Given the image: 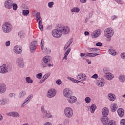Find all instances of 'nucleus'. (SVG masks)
I'll list each match as a JSON object with an SVG mask.
<instances>
[{
	"label": "nucleus",
	"instance_id": "nucleus-1",
	"mask_svg": "<svg viewBox=\"0 0 125 125\" xmlns=\"http://www.w3.org/2000/svg\"><path fill=\"white\" fill-rule=\"evenodd\" d=\"M104 35L106 38V42H112V37L115 35V30L111 27L106 28L104 32Z\"/></svg>",
	"mask_w": 125,
	"mask_h": 125
},
{
	"label": "nucleus",
	"instance_id": "nucleus-2",
	"mask_svg": "<svg viewBox=\"0 0 125 125\" xmlns=\"http://www.w3.org/2000/svg\"><path fill=\"white\" fill-rule=\"evenodd\" d=\"M52 35L54 38H56L58 39L61 38L62 36V31H61V27H60V24H59L56 29H54L52 31Z\"/></svg>",
	"mask_w": 125,
	"mask_h": 125
},
{
	"label": "nucleus",
	"instance_id": "nucleus-3",
	"mask_svg": "<svg viewBox=\"0 0 125 125\" xmlns=\"http://www.w3.org/2000/svg\"><path fill=\"white\" fill-rule=\"evenodd\" d=\"M64 115L66 118L68 119H71V118H73L74 116V110H73V108L70 107H67L64 109Z\"/></svg>",
	"mask_w": 125,
	"mask_h": 125
},
{
	"label": "nucleus",
	"instance_id": "nucleus-4",
	"mask_svg": "<svg viewBox=\"0 0 125 125\" xmlns=\"http://www.w3.org/2000/svg\"><path fill=\"white\" fill-rule=\"evenodd\" d=\"M2 30L4 33H9L12 30V25L9 23L6 22L3 24Z\"/></svg>",
	"mask_w": 125,
	"mask_h": 125
},
{
	"label": "nucleus",
	"instance_id": "nucleus-5",
	"mask_svg": "<svg viewBox=\"0 0 125 125\" xmlns=\"http://www.w3.org/2000/svg\"><path fill=\"white\" fill-rule=\"evenodd\" d=\"M37 46H38V42H37V41H33L30 43L29 48L31 53H34V52L36 51Z\"/></svg>",
	"mask_w": 125,
	"mask_h": 125
},
{
	"label": "nucleus",
	"instance_id": "nucleus-6",
	"mask_svg": "<svg viewBox=\"0 0 125 125\" xmlns=\"http://www.w3.org/2000/svg\"><path fill=\"white\" fill-rule=\"evenodd\" d=\"M97 55H99L97 53H86L85 54L83 53H80V57L82 59H85L86 56H88L89 57H95V56H97Z\"/></svg>",
	"mask_w": 125,
	"mask_h": 125
},
{
	"label": "nucleus",
	"instance_id": "nucleus-7",
	"mask_svg": "<svg viewBox=\"0 0 125 125\" xmlns=\"http://www.w3.org/2000/svg\"><path fill=\"white\" fill-rule=\"evenodd\" d=\"M96 84L99 87H104L105 86V79L104 78H99L96 81Z\"/></svg>",
	"mask_w": 125,
	"mask_h": 125
},
{
	"label": "nucleus",
	"instance_id": "nucleus-8",
	"mask_svg": "<svg viewBox=\"0 0 125 125\" xmlns=\"http://www.w3.org/2000/svg\"><path fill=\"white\" fill-rule=\"evenodd\" d=\"M16 63L19 68H24L25 64L24 63V59L22 57H19L16 61Z\"/></svg>",
	"mask_w": 125,
	"mask_h": 125
},
{
	"label": "nucleus",
	"instance_id": "nucleus-9",
	"mask_svg": "<svg viewBox=\"0 0 125 125\" xmlns=\"http://www.w3.org/2000/svg\"><path fill=\"white\" fill-rule=\"evenodd\" d=\"M102 32L101 29H96L91 33V37L92 39H97L101 35Z\"/></svg>",
	"mask_w": 125,
	"mask_h": 125
},
{
	"label": "nucleus",
	"instance_id": "nucleus-10",
	"mask_svg": "<svg viewBox=\"0 0 125 125\" xmlns=\"http://www.w3.org/2000/svg\"><path fill=\"white\" fill-rule=\"evenodd\" d=\"M56 95V90L50 89L47 91L46 96L48 98H53Z\"/></svg>",
	"mask_w": 125,
	"mask_h": 125
},
{
	"label": "nucleus",
	"instance_id": "nucleus-11",
	"mask_svg": "<svg viewBox=\"0 0 125 125\" xmlns=\"http://www.w3.org/2000/svg\"><path fill=\"white\" fill-rule=\"evenodd\" d=\"M60 27L61 28L62 34L67 35L70 33V28L68 26H62L60 24Z\"/></svg>",
	"mask_w": 125,
	"mask_h": 125
},
{
	"label": "nucleus",
	"instance_id": "nucleus-12",
	"mask_svg": "<svg viewBox=\"0 0 125 125\" xmlns=\"http://www.w3.org/2000/svg\"><path fill=\"white\" fill-rule=\"evenodd\" d=\"M33 96H34L33 94H30L24 100L23 103L21 104V108H24L31 101V100L33 98Z\"/></svg>",
	"mask_w": 125,
	"mask_h": 125
},
{
	"label": "nucleus",
	"instance_id": "nucleus-13",
	"mask_svg": "<svg viewBox=\"0 0 125 125\" xmlns=\"http://www.w3.org/2000/svg\"><path fill=\"white\" fill-rule=\"evenodd\" d=\"M76 78L77 79V80H79V81H81L82 82H84V81H85L87 79V77L85 74L79 73L76 76Z\"/></svg>",
	"mask_w": 125,
	"mask_h": 125
},
{
	"label": "nucleus",
	"instance_id": "nucleus-14",
	"mask_svg": "<svg viewBox=\"0 0 125 125\" xmlns=\"http://www.w3.org/2000/svg\"><path fill=\"white\" fill-rule=\"evenodd\" d=\"M13 51L16 54H21L23 52V48L19 45L15 46L13 48Z\"/></svg>",
	"mask_w": 125,
	"mask_h": 125
},
{
	"label": "nucleus",
	"instance_id": "nucleus-15",
	"mask_svg": "<svg viewBox=\"0 0 125 125\" xmlns=\"http://www.w3.org/2000/svg\"><path fill=\"white\" fill-rule=\"evenodd\" d=\"M63 95L66 98L70 97L73 95V92L70 90L69 88H66L63 91Z\"/></svg>",
	"mask_w": 125,
	"mask_h": 125
},
{
	"label": "nucleus",
	"instance_id": "nucleus-16",
	"mask_svg": "<svg viewBox=\"0 0 125 125\" xmlns=\"http://www.w3.org/2000/svg\"><path fill=\"white\" fill-rule=\"evenodd\" d=\"M12 4H13V1L12 0H8L4 3L5 7L7 9H11V8H12Z\"/></svg>",
	"mask_w": 125,
	"mask_h": 125
},
{
	"label": "nucleus",
	"instance_id": "nucleus-17",
	"mask_svg": "<svg viewBox=\"0 0 125 125\" xmlns=\"http://www.w3.org/2000/svg\"><path fill=\"white\" fill-rule=\"evenodd\" d=\"M9 103V99L3 98L0 100V106H4Z\"/></svg>",
	"mask_w": 125,
	"mask_h": 125
},
{
	"label": "nucleus",
	"instance_id": "nucleus-18",
	"mask_svg": "<svg viewBox=\"0 0 125 125\" xmlns=\"http://www.w3.org/2000/svg\"><path fill=\"white\" fill-rule=\"evenodd\" d=\"M52 60V58L50 56H45L42 59V61L45 64H48L49 63H51Z\"/></svg>",
	"mask_w": 125,
	"mask_h": 125
},
{
	"label": "nucleus",
	"instance_id": "nucleus-19",
	"mask_svg": "<svg viewBox=\"0 0 125 125\" xmlns=\"http://www.w3.org/2000/svg\"><path fill=\"white\" fill-rule=\"evenodd\" d=\"M6 85L4 83H0V94H3L6 92Z\"/></svg>",
	"mask_w": 125,
	"mask_h": 125
},
{
	"label": "nucleus",
	"instance_id": "nucleus-20",
	"mask_svg": "<svg viewBox=\"0 0 125 125\" xmlns=\"http://www.w3.org/2000/svg\"><path fill=\"white\" fill-rule=\"evenodd\" d=\"M104 78L108 81H112L114 79V75L111 72H106L104 75Z\"/></svg>",
	"mask_w": 125,
	"mask_h": 125
},
{
	"label": "nucleus",
	"instance_id": "nucleus-21",
	"mask_svg": "<svg viewBox=\"0 0 125 125\" xmlns=\"http://www.w3.org/2000/svg\"><path fill=\"white\" fill-rule=\"evenodd\" d=\"M73 42H74V39H70L68 40V41L64 46V51H66V50H67V49H68V48L70 47V45H71L72 43H73Z\"/></svg>",
	"mask_w": 125,
	"mask_h": 125
},
{
	"label": "nucleus",
	"instance_id": "nucleus-22",
	"mask_svg": "<svg viewBox=\"0 0 125 125\" xmlns=\"http://www.w3.org/2000/svg\"><path fill=\"white\" fill-rule=\"evenodd\" d=\"M67 101L68 103L73 104V103H75V102L77 101V97H75L74 96L71 95L70 97L68 98Z\"/></svg>",
	"mask_w": 125,
	"mask_h": 125
},
{
	"label": "nucleus",
	"instance_id": "nucleus-23",
	"mask_svg": "<svg viewBox=\"0 0 125 125\" xmlns=\"http://www.w3.org/2000/svg\"><path fill=\"white\" fill-rule=\"evenodd\" d=\"M7 116H9V117H13L14 118H19L20 115L18 112L15 111L7 113Z\"/></svg>",
	"mask_w": 125,
	"mask_h": 125
},
{
	"label": "nucleus",
	"instance_id": "nucleus-24",
	"mask_svg": "<svg viewBox=\"0 0 125 125\" xmlns=\"http://www.w3.org/2000/svg\"><path fill=\"white\" fill-rule=\"evenodd\" d=\"M0 72L2 74H6V73H7V72H8V70L7 69L6 65L3 64L1 66H0Z\"/></svg>",
	"mask_w": 125,
	"mask_h": 125
},
{
	"label": "nucleus",
	"instance_id": "nucleus-25",
	"mask_svg": "<svg viewBox=\"0 0 125 125\" xmlns=\"http://www.w3.org/2000/svg\"><path fill=\"white\" fill-rule=\"evenodd\" d=\"M101 121L103 125H108L110 120L106 117H103L101 118Z\"/></svg>",
	"mask_w": 125,
	"mask_h": 125
},
{
	"label": "nucleus",
	"instance_id": "nucleus-26",
	"mask_svg": "<svg viewBox=\"0 0 125 125\" xmlns=\"http://www.w3.org/2000/svg\"><path fill=\"white\" fill-rule=\"evenodd\" d=\"M103 117H107L109 114V109L108 108L104 107L102 110Z\"/></svg>",
	"mask_w": 125,
	"mask_h": 125
},
{
	"label": "nucleus",
	"instance_id": "nucleus-27",
	"mask_svg": "<svg viewBox=\"0 0 125 125\" xmlns=\"http://www.w3.org/2000/svg\"><path fill=\"white\" fill-rule=\"evenodd\" d=\"M111 111H112V112H116V111H117V110H118V104H117V103H112L111 104Z\"/></svg>",
	"mask_w": 125,
	"mask_h": 125
},
{
	"label": "nucleus",
	"instance_id": "nucleus-28",
	"mask_svg": "<svg viewBox=\"0 0 125 125\" xmlns=\"http://www.w3.org/2000/svg\"><path fill=\"white\" fill-rule=\"evenodd\" d=\"M27 95V92L26 91H21L18 95V98L20 99H21V98H24Z\"/></svg>",
	"mask_w": 125,
	"mask_h": 125
},
{
	"label": "nucleus",
	"instance_id": "nucleus-29",
	"mask_svg": "<svg viewBox=\"0 0 125 125\" xmlns=\"http://www.w3.org/2000/svg\"><path fill=\"white\" fill-rule=\"evenodd\" d=\"M108 98L110 101H115L116 100V95L113 93L108 94Z\"/></svg>",
	"mask_w": 125,
	"mask_h": 125
},
{
	"label": "nucleus",
	"instance_id": "nucleus-30",
	"mask_svg": "<svg viewBox=\"0 0 125 125\" xmlns=\"http://www.w3.org/2000/svg\"><path fill=\"white\" fill-rule=\"evenodd\" d=\"M71 52V48H68L64 53V56L63 57V60H67L68 59V55Z\"/></svg>",
	"mask_w": 125,
	"mask_h": 125
},
{
	"label": "nucleus",
	"instance_id": "nucleus-31",
	"mask_svg": "<svg viewBox=\"0 0 125 125\" xmlns=\"http://www.w3.org/2000/svg\"><path fill=\"white\" fill-rule=\"evenodd\" d=\"M108 52L109 54H111V55H113V56H116V55H118V52L114 49H110L108 50Z\"/></svg>",
	"mask_w": 125,
	"mask_h": 125
},
{
	"label": "nucleus",
	"instance_id": "nucleus-32",
	"mask_svg": "<svg viewBox=\"0 0 125 125\" xmlns=\"http://www.w3.org/2000/svg\"><path fill=\"white\" fill-rule=\"evenodd\" d=\"M37 22L38 23V27L40 31L42 32V31H43V25H42V20L37 21Z\"/></svg>",
	"mask_w": 125,
	"mask_h": 125
},
{
	"label": "nucleus",
	"instance_id": "nucleus-33",
	"mask_svg": "<svg viewBox=\"0 0 125 125\" xmlns=\"http://www.w3.org/2000/svg\"><path fill=\"white\" fill-rule=\"evenodd\" d=\"M89 51L92 53H99V52H100V50L99 49H95L94 48H89Z\"/></svg>",
	"mask_w": 125,
	"mask_h": 125
},
{
	"label": "nucleus",
	"instance_id": "nucleus-34",
	"mask_svg": "<svg viewBox=\"0 0 125 125\" xmlns=\"http://www.w3.org/2000/svg\"><path fill=\"white\" fill-rule=\"evenodd\" d=\"M44 119H50L52 118V115L50 114V112L47 111L45 113V114L43 115Z\"/></svg>",
	"mask_w": 125,
	"mask_h": 125
},
{
	"label": "nucleus",
	"instance_id": "nucleus-35",
	"mask_svg": "<svg viewBox=\"0 0 125 125\" xmlns=\"http://www.w3.org/2000/svg\"><path fill=\"white\" fill-rule=\"evenodd\" d=\"M118 79L120 83H125V75L121 74L118 77Z\"/></svg>",
	"mask_w": 125,
	"mask_h": 125
},
{
	"label": "nucleus",
	"instance_id": "nucleus-36",
	"mask_svg": "<svg viewBox=\"0 0 125 125\" xmlns=\"http://www.w3.org/2000/svg\"><path fill=\"white\" fill-rule=\"evenodd\" d=\"M117 113L121 118H122V117H124V109L122 108H119L117 110Z\"/></svg>",
	"mask_w": 125,
	"mask_h": 125
},
{
	"label": "nucleus",
	"instance_id": "nucleus-37",
	"mask_svg": "<svg viewBox=\"0 0 125 125\" xmlns=\"http://www.w3.org/2000/svg\"><path fill=\"white\" fill-rule=\"evenodd\" d=\"M67 79H68V80H69L70 81H71V82H73V83H81V81L70 77H67Z\"/></svg>",
	"mask_w": 125,
	"mask_h": 125
},
{
	"label": "nucleus",
	"instance_id": "nucleus-38",
	"mask_svg": "<svg viewBox=\"0 0 125 125\" xmlns=\"http://www.w3.org/2000/svg\"><path fill=\"white\" fill-rule=\"evenodd\" d=\"M96 105L95 104H92L91 105V107L90 108V112L92 114H93V113H94V112H95V110H96Z\"/></svg>",
	"mask_w": 125,
	"mask_h": 125
},
{
	"label": "nucleus",
	"instance_id": "nucleus-39",
	"mask_svg": "<svg viewBox=\"0 0 125 125\" xmlns=\"http://www.w3.org/2000/svg\"><path fill=\"white\" fill-rule=\"evenodd\" d=\"M25 81L27 83H33L34 81L31 79V77L28 76L25 78Z\"/></svg>",
	"mask_w": 125,
	"mask_h": 125
},
{
	"label": "nucleus",
	"instance_id": "nucleus-40",
	"mask_svg": "<svg viewBox=\"0 0 125 125\" xmlns=\"http://www.w3.org/2000/svg\"><path fill=\"white\" fill-rule=\"evenodd\" d=\"M36 21L42 20V18L41 17V13H40V12L36 13Z\"/></svg>",
	"mask_w": 125,
	"mask_h": 125
},
{
	"label": "nucleus",
	"instance_id": "nucleus-41",
	"mask_svg": "<svg viewBox=\"0 0 125 125\" xmlns=\"http://www.w3.org/2000/svg\"><path fill=\"white\" fill-rule=\"evenodd\" d=\"M71 12L79 13V12H80V9L78 7H74L73 8L71 9Z\"/></svg>",
	"mask_w": 125,
	"mask_h": 125
},
{
	"label": "nucleus",
	"instance_id": "nucleus-42",
	"mask_svg": "<svg viewBox=\"0 0 125 125\" xmlns=\"http://www.w3.org/2000/svg\"><path fill=\"white\" fill-rule=\"evenodd\" d=\"M29 13L30 11L29 10H23L22 11V15H23V16H28Z\"/></svg>",
	"mask_w": 125,
	"mask_h": 125
},
{
	"label": "nucleus",
	"instance_id": "nucleus-43",
	"mask_svg": "<svg viewBox=\"0 0 125 125\" xmlns=\"http://www.w3.org/2000/svg\"><path fill=\"white\" fill-rule=\"evenodd\" d=\"M51 75V73L50 72H48L46 73L43 76V79H44L45 80H47V79Z\"/></svg>",
	"mask_w": 125,
	"mask_h": 125
},
{
	"label": "nucleus",
	"instance_id": "nucleus-44",
	"mask_svg": "<svg viewBox=\"0 0 125 125\" xmlns=\"http://www.w3.org/2000/svg\"><path fill=\"white\" fill-rule=\"evenodd\" d=\"M9 97H10V98H14L15 99V98H16V94L14 93H10L9 94Z\"/></svg>",
	"mask_w": 125,
	"mask_h": 125
},
{
	"label": "nucleus",
	"instance_id": "nucleus-45",
	"mask_svg": "<svg viewBox=\"0 0 125 125\" xmlns=\"http://www.w3.org/2000/svg\"><path fill=\"white\" fill-rule=\"evenodd\" d=\"M41 112L42 113H43V114H45L46 113L47 110L45 109V108L44 105H42L41 106Z\"/></svg>",
	"mask_w": 125,
	"mask_h": 125
},
{
	"label": "nucleus",
	"instance_id": "nucleus-46",
	"mask_svg": "<svg viewBox=\"0 0 125 125\" xmlns=\"http://www.w3.org/2000/svg\"><path fill=\"white\" fill-rule=\"evenodd\" d=\"M116 121L114 120H110L109 121L107 125H116Z\"/></svg>",
	"mask_w": 125,
	"mask_h": 125
},
{
	"label": "nucleus",
	"instance_id": "nucleus-47",
	"mask_svg": "<svg viewBox=\"0 0 125 125\" xmlns=\"http://www.w3.org/2000/svg\"><path fill=\"white\" fill-rule=\"evenodd\" d=\"M85 101L86 103H90L91 99L89 97H87L85 98Z\"/></svg>",
	"mask_w": 125,
	"mask_h": 125
},
{
	"label": "nucleus",
	"instance_id": "nucleus-48",
	"mask_svg": "<svg viewBox=\"0 0 125 125\" xmlns=\"http://www.w3.org/2000/svg\"><path fill=\"white\" fill-rule=\"evenodd\" d=\"M43 44H44V41H43V39H42L41 41V47L42 50H43Z\"/></svg>",
	"mask_w": 125,
	"mask_h": 125
},
{
	"label": "nucleus",
	"instance_id": "nucleus-49",
	"mask_svg": "<svg viewBox=\"0 0 125 125\" xmlns=\"http://www.w3.org/2000/svg\"><path fill=\"white\" fill-rule=\"evenodd\" d=\"M54 5V2H50L48 3V6L49 8H52Z\"/></svg>",
	"mask_w": 125,
	"mask_h": 125
},
{
	"label": "nucleus",
	"instance_id": "nucleus-50",
	"mask_svg": "<svg viewBox=\"0 0 125 125\" xmlns=\"http://www.w3.org/2000/svg\"><path fill=\"white\" fill-rule=\"evenodd\" d=\"M12 5L13 10H17V8L18 7V6H17V4L13 3Z\"/></svg>",
	"mask_w": 125,
	"mask_h": 125
},
{
	"label": "nucleus",
	"instance_id": "nucleus-51",
	"mask_svg": "<svg viewBox=\"0 0 125 125\" xmlns=\"http://www.w3.org/2000/svg\"><path fill=\"white\" fill-rule=\"evenodd\" d=\"M4 65L6 66L7 70H10V69H11L12 66L9 63L5 64Z\"/></svg>",
	"mask_w": 125,
	"mask_h": 125
},
{
	"label": "nucleus",
	"instance_id": "nucleus-52",
	"mask_svg": "<svg viewBox=\"0 0 125 125\" xmlns=\"http://www.w3.org/2000/svg\"><path fill=\"white\" fill-rule=\"evenodd\" d=\"M42 74L41 73H40L36 75V78H37V79H39V80H41V79H42Z\"/></svg>",
	"mask_w": 125,
	"mask_h": 125
},
{
	"label": "nucleus",
	"instance_id": "nucleus-53",
	"mask_svg": "<svg viewBox=\"0 0 125 125\" xmlns=\"http://www.w3.org/2000/svg\"><path fill=\"white\" fill-rule=\"evenodd\" d=\"M41 65L42 68H46V67H47L46 63H44L43 62L41 63Z\"/></svg>",
	"mask_w": 125,
	"mask_h": 125
},
{
	"label": "nucleus",
	"instance_id": "nucleus-54",
	"mask_svg": "<svg viewBox=\"0 0 125 125\" xmlns=\"http://www.w3.org/2000/svg\"><path fill=\"white\" fill-rule=\"evenodd\" d=\"M120 57L122 59H125V52L121 53L120 54Z\"/></svg>",
	"mask_w": 125,
	"mask_h": 125
},
{
	"label": "nucleus",
	"instance_id": "nucleus-55",
	"mask_svg": "<svg viewBox=\"0 0 125 125\" xmlns=\"http://www.w3.org/2000/svg\"><path fill=\"white\" fill-rule=\"evenodd\" d=\"M56 83L58 85H60V84H61V83H62V82L61 81V80H60V79L57 80L56 81Z\"/></svg>",
	"mask_w": 125,
	"mask_h": 125
},
{
	"label": "nucleus",
	"instance_id": "nucleus-56",
	"mask_svg": "<svg viewBox=\"0 0 125 125\" xmlns=\"http://www.w3.org/2000/svg\"><path fill=\"white\" fill-rule=\"evenodd\" d=\"M121 125H125V119H122L120 121Z\"/></svg>",
	"mask_w": 125,
	"mask_h": 125
},
{
	"label": "nucleus",
	"instance_id": "nucleus-57",
	"mask_svg": "<svg viewBox=\"0 0 125 125\" xmlns=\"http://www.w3.org/2000/svg\"><path fill=\"white\" fill-rule=\"evenodd\" d=\"M5 45L7 47L10 46V41H8L5 42Z\"/></svg>",
	"mask_w": 125,
	"mask_h": 125
},
{
	"label": "nucleus",
	"instance_id": "nucleus-58",
	"mask_svg": "<svg viewBox=\"0 0 125 125\" xmlns=\"http://www.w3.org/2000/svg\"><path fill=\"white\" fill-rule=\"evenodd\" d=\"M92 79H97L98 78V75L97 74H95L91 76Z\"/></svg>",
	"mask_w": 125,
	"mask_h": 125
},
{
	"label": "nucleus",
	"instance_id": "nucleus-59",
	"mask_svg": "<svg viewBox=\"0 0 125 125\" xmlns=\"http://www.w3.org/2000/svg\"><path fill=\"white\" fill-rule=\"evenodd\" d=\"M115 1L118 3V4H123V1L122 0H115Z\"/></svg>",
	"mask_w": 125,
	"mask_h": 125
},
{
	"label": "nucleus",
	"instance_id": "nucleus-60",
	"mask_svg": "<svg viewBox=\"0 0 125 125\" xmlns=\"http://www.w3.org/2000/svg\"><path fill=\"white\" fill-rule=\"evenodd\" d=\"M80 3H86L87 0H79Z\"/></svg>",
	"mask_w": 125,
	"mask_h": 125
},
{
	"label": "nucleus",
	"instance_id": "nucleus-61",
	"mask_svg": "<svg viewBox=\"0 0 125 125\" xmlns=\"http://www.w3.org/2000/svg\"><path fill=\"white\" fill-rule=\"evenodd\" d=\"M18 36L20 37L21 38H22L23 37V32H20L18 33Z\"/></svg>",
	"mask_w": 125,
	"mask_h": 125
},
{
	"label": "nucleus",
	"instance_id": "nucleus-62",
	"mask_svg": "<svg viewBox=\"0 0 125 125\" xmlns=\"http://www.w3.org/2000/svg\"><path fill=\"white\" fill-rule=\"evenodd\" d=\"M45 81V80H44V79L43 78V77H42V78L39 82L40 84L42 83H43Z\"/></svg>",
	"mask_w": 125,
	"mask_h": 125
},
{
	"label": "nucleus",
	"instance_id": "nucleus-63",
	"mask_svg": "<svg viewBox=\"0 0 125 125\" xmlns=\"http://www.w3.org/2000/svg\"><path fill=\"white\" fill-rule=\"evenodd\" d=\"M96 46H102V43L98 42L96 44Z\"/></svg>",
	"mask_w": 125,
	"mask_h": 125
},
{
	"label": "nucleus",
	"instance_id": "nucleus-64",
	"mask_svg": "<svg viewBox=\"0 0 125 125\" xmlns=\"http://www.w3.org/2000/svg\"><path fill=\"white\" fill-rule=\"evenodd\" d=\"M43 125H52V124H51V123L50 122H47L45 123Z\"/></svg>",
	"mask_w": 125,
	"mask_h": 125
}]
</instances>
